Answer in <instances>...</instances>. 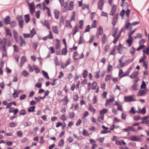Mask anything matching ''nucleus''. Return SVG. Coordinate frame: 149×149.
<instances>
[{
  "label": "nucleus",
  "instance_id": "f257e3e1",
  "mask_svg": "<svg viewBox=\"0 0 149 149\" xmlns=\"http://www.w3.org/2000/svg\"><path fill=\"white\" fill-rule=\"evenodd\" d=\"M136 100L134 95H131L124 97V101L126 102H132Z\"/></svg>",
  "mask_w": 149,
  "mask_h": 149
},
{
  "label": "nucleus",
  "instance_id": "f03ea898",
  "mask_svg": "<svg viewBox=\"0 0 149 149\" xmlns=\"http://www.w3.org/2000/svg\"><path fill=\"white\" fill-rule=\"evenodd\" d=\"M128 139L133 141H139L140 140V138L135 135H131L128 137Z\"/></svg>",
  "mask_w": 149,
  "mask_h": 149
},
{
  "label": "nucleus",
  "instance_id": "7ed1b4c3",
  "mask_svg": "<svg viewBox=\"0 0 149 149\" xmlns=\"http://www.w3.org/2000/svg\"><path fill=\"white\" fill-rule=\"evenodd\" d=\"M30 12L31 14L33 15L35 12V6L34 3H33L32 4H30L29 6Z\"/></svg>",
  "mask_w": 149,
  "mask_h": 149
},
{
  "label": "nucleus",
  "instance_id": "20e7f679",
  "mask_svg": "<svg viewBox=\"0 0 149 149\" xmlns=\"http://www.w3.org/2000/svg\"><path fill=\"white\" fill-rule=\"evenodd\" d=\"M49 34L47 36H46L44 37L42 39L44 40H46L47 39H52L53 38V36L52 33V32L51 31H49Z\"/></svg>",
  "mask_w": 149,
  "mask_h": 149
},
{
  "label": "nucleus",
  "instance_id": "39448f33",
  "mask_svg": "<svg viewBox=\"0 0 149 149\" xmlns=\"http://www.w3.org/2000/svg\"><path fill=\"white\" fill-rule=\"evenodd\" d=\"M104 3V0H99L98 3V7L100 10H102Z\"/></svg>",
  "mask_w": 149,
  "mask_h": 149
},
{
  "label": "nucleus",
  "instance_id": "423d86ee",
  "mask_svg": "<svg viewBox=\"0 0 149 149\" xmlns=\"http://www.w3.org/2000/svg\"><path fill=\"white\" fill-rule=\"evenodd\" d=\"M128 38L126 40V44L129 47H130L132 44L133 41V38L132 37L130 38L128 37Z\"/></svg>",
  "mask_w": 149,
  "mask_h": 149
},
{
  "label": "nucleus",
  "instance_id": "0eeeda50",
  "mask_svg": "<svg viewBox=\"0 0 149 149\" xmlns=\"http://www.w3.org/2000/svg\"><path fill=\"white\" fill-rule=\"evenodd\" d=\"M68 2H65L64 3V5L63 6L62 12L63 13L67 11L68 10Z\"/></svg>",
  "mask_w": 149,
  "mask_h": 149
},
{
  "label": "nucleus",
  "instance_id": "6e6552de",
  "mask_svg": "<svg viewBox=\"0 0 149 149\" xmlns=\"http://www.w3.org/2000/svg\"><path fill=\"white\" fill-rule=\"evenodd\" d=\"M147 91L146 90H140L137 94L138 96H141L144 95Z\"/></svg>",
  "mask_w": 149,
  "mask_h": 149
},
{
  "label": "nucleus",
  "instance_id": "1a4fd4ad",
  "mask_svg": "<svg viewBox=\"0 0 149 149\" xmlns=\"http://www.w3.org/2000/svg\"><path fill=\"white\" fill-rule=\"evenodd\" d=\"M63 101V105H66L69 102V100L68 99V96L66 95L64 97L62 100Z\"/></svg>",
  "mask_w": 149,
  "mask_h": 149
},
{
  "label": "nucleus",
  "instance_id": "9d476101",
  "mask_svg": "<svg viewBox=\"0 0 149 149\" xmlns=\"http://www.w3.org/2000/svg\"><path fill=\"white\" fill-rule=\"evenodd\" d=\"M118 13H116L114 17H113V20L112 22V24L113 25H115L117 21L118 18Z\"/></svg>",
  "mask_w": 149,
  "mask_h": 149
},
{
  "label": "nucleus",
  "instance_id": "9b49d317",
  "mask_svg": "<svg viewBox=\"0 0 149 149\" xmlns=\"http://www.w3.org/2000/svg\"><path fill=\"white\" fill-rule=\"evenodd\" d=\"M114 98L113 97L109 99L106 101V102L105 104V106L106 107H108V105L111 103L112 102L114 101Z\"/></svg>",
  "mask_w": 149,
  "mask_h": 149
},
{
  "label": "nucleus",
  "instance_id": "f8f14e48",
  "mask_svg": "<svg viewBox=\"0 0 149 149\" xmlns=\"http://www.w3.org/2000/svg\"><path fill=\"white\" fill-rule=\"evenodd\" d=\"M13 34L14 36V39L17 42H18V34L17 32L15 30L13 31Z\"/></svg>",
  "mask_w": 149,
  "mask_h": 149
},
{
  "label": "nucleus",
  "instance_id": "ddd939ff",
  "mask_svg": "<svg viewBox=\"0 0 149 149\" xmlns=\"http://www.w3.org/2000/svg\"><path fill=\"white\" fill-rule=\"evenodd\" d=\"M79 31V27L77 25H76L74 26L73 30V36H74L76 33L78 32Z\"/></svg>",
  "mask_w": 149,
  "mask_h": 149
},
{
  "label": "nucleus",
  "instance_id": "4468645a",
  "mask_svg": "<svg viewBox=\"0 0 149 149\" xmlns=\"http://www.w3.org/2000/svg\"><path fill=\"white\" fill-rule=\"evenodd\" d=\"M107 37L105 34H104L102 38V42L103 44H105L107 41Z\"/></svg>",
  "mask_w": 149,
  "mask_h": 149
},
{
  "label": "nucleus",
  "instance_id": "2eb2a0df",
  "mask_svg": "<svg viewBox=\"0 0 149 149\" xmlns=\"http://www.w3.org/2000/svg\"><path fill=\"white\" fill-rule=\"evenodd\" d=\"M54 13L55 18L58 19L59 18V12L57 10L55 9L54 11Z\"/></svg>",
  "mask_w": 149,
  "mask_h": 149
},
{
  "label": "nucleus",
  "instance_id": "dca6fc26",
  "mask_svg": "<svg viewBox=\"0 0 149 149\" xmlns=\"http://www.w3.org/2000/svg\"><path fill=\"white\" fill-rule=\"evenodd\" d=\"M116 10V5H113L111 11L110 13V15H113L115 13Z\"/></svg>",
  "mask_w": 149,
  "mask_h": 149
},
{
  "label": "nucleus",
  "instance_id": "f3484780",
  "mask_svg": "<svg viewBox=\"0 0 149 149\" xmlns=\"http://www.w3.org/2000/svg\"><path fill=\"white\" fill-rule=\"evenodd\" d=\"M24 20L26 23H28L29 22L30 19V16L29 14L26 15L24 16Z\"/></svg>",
  "mask_w": 149,
  "mask_h": 149
},
{
  "label": "nucleus",
  "instance_id": "a211bd4d",
  "mask_svg": "<svg viewBox=\"0 0 149 149\" xmlns=\"http://www.w3.org/2000/svg\"><path fill=\"white\" fill-rule=\"evenodd\" d=\"M103 33V29L102 27H99L97 29V35H102Z\"/></svg>",
  "mask_w": 149,
  "mask_h": 149
},
{
  "label": "nucleus",
  "instance_id": "6ab92c4d",
  "mask_svg": "<svg viewBox=\"0 0 149 149\" xmlns=\"http://www.w3.org/2000/svg\"><path fill=\"white\" fill-rule=\"evenodd\" d=\"M53 32L56 34H58L59 33V30L58 27L57 26H53L52 28Z\"/></svg>",
  "mask_w": 149,
  "mask_h": 149
},
{
  "label": "nucleus",
  "instance_id": "aec40b11",
  "mask_svg": "<svg viewBox=\"0 0 149 149\" xmlns=\"http://www.w3.org/2000/svg\"><path fill=\"white\" fill-rule=\"evenodd\" d=\"M26 58L25 56H22L21 59V62L20 63V66L22 67L23 64L26 62Z\"/></svg>",
  "mask_w": 149,
  "mask_h": 149
},
{
  "label": "nucleus",
  "instance_id": "412c9836",
  "mask_svg": "<svg viewBox=\"0 0 149 149\" xmlns=\"http://www.w3.org/2000/svg\"><path fill=\"white\" fill-rule=\"evenodd\" d=\"M138 74V72H134L130 76V77L131 78H134L137 76Z\"/></svg>",
  "mask_w": 149,
  "mask_h": 149
},
{
  "label": "nucleus",
  "instance_id": "4be33fe9",
  "mask_svg": "<svg viewBox=\"0 0 149 149\" xmlns=\"http://www.w3.org/2000/svg\"><path fill=\"white\" fill-rule=\"evenodd\" d=\"M67 53V47L63 48L62 50L61 54L62 55H66Z\"/></svg>",
  "mask_w": 149,
  "mask_h": 149
},
{
  "label": "nucleus",
  "instance_id": "5701e85b",
  "mask_svg": "<svg viewBox=\"0 0 149 149\" xmlns=\"http://www.w3.org/2000/svg\"><path fill=\"white\" fill-rule=\"evenodd\" d=\"M5 32L6 35L9 36L10 37L11 36V34L10 30L6 27H5Z\"/></svg>",
  "mask_w": 149,
  "mask_h": 149
},
{
  "label": "nucleus",
  "instance_id": "b1692460",
  "mask_svg": "<svg viewBox=\"0 0 149 149\" xmlns=\"http://www.w3.org/2000/svg\"><path fill=\"white\" fill-rule=\"evenodd\" d=\"M74 6V2L72 1H70V2L69 9L70 10H72Z\"/></svg>",
  "mask_w": 149,
  "mask_h": 149
},
{
  "label": "nucleus",
  "instance_id": "393cba45",
  "mask_svg": "<svg viewBox=\"0 0 149 149\" xmlns=\"http://www.w3.org/2000/svg\"><path fill=\"white\" fill-rule=\"evenodd\" d=\"M60 47V42L59 40L56 39V48L57 49H59Z\"/></svg>",
  "mask_w": 149,
  "mask_h": 149
},
{
  "label": "nucleus",
  "instance_id": "a878e982",
  "mask_svg": "<svg viewBox=\"0 0 149 149\" xmlns=\"http://www.w3.org/2000/svg\"><path fill=\"white\" fill-rule=\"evenodd\" d=\"M66 27L68 29H71L72 27V26L70 21H67L66 22Z\"/></svg>",
  "mask_w": 149,
  "mask_h": 149
},
{
  "label": "nucleus",
  "instance_id": "bb28decb",
  "mask_svg": "<svg viewBox=\"0 0 149 149\" xmlns=\"http://www.w3.org/2000/svg\"><path fill=\"white\" fill-rule=\"evenodd\" d=\"M4 21L5 23L7 24H9L10 22V17L9 16H7L5 19Z\"/></svg>",
  "mask_w": 149,
  "mask_h": 149
},
{
  "label": "nucleus",
  "instance_id": "cd10ccee",
  "mask_svg": "<svg viewBox=\"0 0 149 149\" xmlns=\"http://www.w3.org/2000/svg\"><path fill=\"white\" fill-rule=\"evenodd\" d=\"M36 34V31L35 29L33 28L30 31L31 38H32L33 37V36Z\"/></svg>",
  "mask_w": 149,
  "mask_h": 149
},
{
  "label": "nucleus",
  "instance_id": "c85d7f7f",
  "mask_svg": "<svg viewBox=\"0 0 149 149\" xmlns=\"http://www.w3.org/2000/svg\"><path fill=\"white\" fill-rule=\"evenodd\" d=\"M146 112V108L143 107L141 110H140L138 112H137L138 113H141L142 114H144Z\"/></svg>",
  "mask_w": 149,
  "mask_h": 149
},
{
  "label": "nucleus",
  "instance_id": "c756f323",
  "mask_svg": "<svg viewBox=\"0 0 149 149\" xmlns=\"http://www.w3.org/2000/svg\"><path fill=\"white\" fill-rule=\"evenodd\" d=\"M117 48V46L115 45L113 47V48L112 49L111 53L110 54L111 55H114V54L115 53V51Z\"/></svg>",
  "mask_w": 149,
  "mask_h": 149
},
{
  "label": "nucleus",
  "instance_id": "7c9ffc66",
  "mask_svg": "<svg viewBox=\"0 0 149 149\" xmlns=\"http://www.w3.org/2000/svg\"><path fill=\"white\" fill-rule=\"evenodd\" d=\"M16 19L18 22L24 20L23 17L22 15L17 16L16 17Z\"/></svg>",
  "mask_w": 149,
  "mask_h": 149
},
{
  "label": "nucleus",
  "instance_id": "2f4dec72",
  "mask_svg": "<svg viewBox=\"0 0 149 149\" xmlns=\"http://www.w3.org/2000/svg\"><path fill=\"white\" fill-rule=\"evenodd\" d=\"M43 25L44 26H45L48 29H50V27L49 24L47 21L45 20L44 23H43Z\"/></svg>",
  "mask_w": 149,
  "mask_h": 149
},
{
  "label": "nucleus",
  "instance_id": "473e14b6",
  "mask_svg": "<svg viewBox=\"0 0 149 149\" xmlns=\"http://www.w3.org/2000/svg\"><path fill=\"white\" fill-rule=\"evenodd\" d=\"M19 93V92L17 91L16 90H14V92L13 94V97L14 98H16L18 96V94Z\"/></svg>",
  "mask_w": 149,
  "mask_h": 149
},
{
  "label": "nucleus",
  "instance_id": "72a5a7b5",
  "mask_svg": "<svg viewBox=\"0 0 149 149\" xmlns=\"http://www.w3.org/2000/svg\"><path fill=\"white\" fill-rule=\"evenodd\" d=\"M10 24V26L11 28L14 27L16 25V23L15 21H13L11 22Z\"/></svg>",
  "mask_w": 149,
  "mask_h": 149
},
{
  "label": "nucleus",
  "instance_id": "f704fd0d",
  "mask_svg": "<svg viewBox=\"0 0 149 149\" xmlns=\"http://www.w3.org/2000/svg\"><path fill=\"white\" fill-rule=\"evenodd\" d=\"M135 51L136 49L133 47H132L130 50V53L132 55H134Z\"/></svg>",
  "mask_w": 149,
  "mask_h": 149
},
{
  "label": "nucleus",
  "instance_id": "c9c22d12",
  "mask_svg": "<svg viewBox=\"0 0 149 149\" xmlns=\"http://www.w3.org/2000/svg\"><path fill=\"white\" fill-rule=\"evenodd\" d=\"M88 109L89 111L92 112L93 113H95L96 110L94 108L92 107L91 105H90L88 107Z\"/></svg>",
  "mask_w": 149,
  "mask_h": 149
},
{
  "label": "nucleus",
  "instance_id": "e433bc0d",
  "mask_svg": "<svg viewBox=\"0 0 149 149\" xmlns=\"http://www.w3.org/2000/svg\"><path fill=\"white\" fill-rule=\"evenodd\" d=\"M107 111H108L107 109H104L100 111V114L101 115V116L103 115V113H107Z\"/></svg>",
  "mask_w": 149,
  "mask_h": 149
},
{
  "label": "nucleus",
  "instance_id": "4c0bfd02",
  "mask_svg": "<svg viewBox=\"0 0 149 149\" xmlns=\"http://www.w3.org/2000/svg\"><path fill=\"white\" fill-rule=\"evenodd\" d=\"M35 107L32 106L29 107L28 110V111L29 112H33L34 111H35Z\"/></svg>",
  "mask_w": 149,
  "mask_h": 149
},
{
  "label": "nucleus",
  "instance_id": "58836bf2",
  "mask_svg": "<svg viewBox=\"0 0 149 149\" xmlns=\"http://www.w3.org/2000/svg\"><path fill=\"white\" fill-rule=\"evenodd\" d=\"M60 118L63 121L66 120L67 118H66V114L64 113L62 114V116Z\"/></svg>",
  "mask_w": 149,
  "mask_h": 149
},
{
  "label": "nucleus",
  "instance_id": "ea45409f",
  "mask_svg": "<svg viewBox=\"0 0 149 149\" xmlns=\"http://www.w3.org/2000/svg\"><path fill=\"white\" fill-rule=\"evenodd\" d=\"M146 58V56H143L139 59V62L140 63H141L142 62H144V61H145V59Z\"/></svg>",
  "mask_w": 149,
  "mask_h": 149
},
{
  "label": "nucleus",
  "instance_id": "a19ab883",
  "mask_svg": "<svg viewBox=\"0 0 149 149\" xmlns=\"http://www.w3.org/2000/svg\"><path fill=\"white\" fill-rule=\"evenodd\" d=\"M19 43L20 46L21 47L24 46L26 45V43L24 40L20 41Z\"/></svg>",
  "mask_w": 149,
  "mask_h": 149
},
{
  "label": "nucleus",
  "instance_id": "79ce46f5",
  "mask_svg": "<svg viewBox=\"0 0 149 149\" xmlns=\"http://www.w3.org/2000/svg\"><path fill=\"white\" fill-rule=\"evenodd\" d=\"M42 72L43 74L44 77H45L47 79H49V77L47 73L44 70H43L42 71Z\"/></svg>",
  "mask_w": 149,
  "mask_h": 149
},
{
  "label": "nucleus",
  "instance_id": "37998d69",
  "mask_svg": "<svg viewBox=\"0 0 149 149\" xmlns=\"http://www.w3.org/2000/svg\"><path fill=\"white\" fill-rule=\"evenodd\" d=\"M104 118V115L101 116H99L97 118V120L99 122H101L103 120Z\"/></svg>",
  "mask_w": 149,
  "mask_h": 149
},
{
  "label": "nucleus",
  "instance_id": "c03bdc74",
  "mask_svg": "<svg viewBox=\"0 0 149 149\" xmlns=\"http://www.w3.org/2000/svg\"><path fill=\"white\" fill-rule=\"evenodd\" d=\"M97 86V83L95 82H94L92 83V89L93 90H95Z\"/></svg>",
  "mask_w": 149,
  "mask_h": 149
},
{
  "label": "nucleus",
  "instance_id": "a18cd8bd",
  "mask_svg": "<svg viewBox=\"0 0 149 149\" xmlns=\"http://www.w3.org/2000/svg\"><path fill=\"white\" fill-rule=\"evenodd\" d=\"M143 63V66L144 67L145 69L146 70L148 68V62L147 61H144Z\"/></svg>",
  "mask_w": 149,
  "mask_h": 149
},
{
  "label": "nucleus",
  "instance_id": "49530a36",
  "mask_svg": "<svg viewBox=\"0 0 149 149\" xmlns=\"http://www.w3.org/2000/svg\"><path fill=\"white\" fill-rule=\"evenodd\" d=\"M88 73V71L86 70H85L83 72V77L84 78H86L87 76Z\"/></svg>",
  "mask_w": 149,
  "mask_h": 149
},
{
  "label": "nucleus",
  "instance_id": "de8ad7c7",
  "mask_svg": "<svg viewBox=\"0 0 149 149\" xmlns=\"http://www.w3.org/2000/svg\"><path fill=\"white\" fill-rule=\"evenodd\" d=\"M134 59H128L125 62V65H127L129 63L132 62L133 61Z\"/></svg>",
  "mask_w": 149,
  "mask_h": 149
},
{
  "label": "nucleus",
  "instance_id": "09e8293b",
  "mask_svg": "<svg viewBox=\"0 0 149 149\" xmlns=\"http://www.w3.org/2000/svg\"><path fill=\"white\" fill-rule=\"evenodd\" d=\"M132 88L133 90L134 91L137 90L138 89L137 84L136 83L134 84L132 86Z\"/></svg>",
  "mask_w": 149,
  "mask_h": 149
},
{
  "label": "nucleus",
  "instance_id": "8fccbe9b",
  "mask_svg": "<svg viewBox=\"0 0 149 149\" xmlns=\"http://www.w3.org/2000/svg\"><path fill=\"white\" fill-rule=\"evenodd\" d=\"M104 140V137H99L97 139V140L99 141L100 142H103Z\"/></svg>",
  "mask_w": 149,
  "mask_h": 149
},
{
  "label": "nucleus",
  "instance_id": "3c124183",
  "mask_svg": "<svg viewBox=\"0 0 149 149\" xmlns=\"http://www.w3.org/2000/svg\"><path fill=\"white\" fill-rule=\"evenodd\" d=\"M3 47L4 48V50L2 52V56L6 57L7 56V54L6 50L5 49V45L3 46Z\"/></svg>",
  "mask_w": 149,
  "mask_h": 149
},
{
  "label": "nucleus",
  "instance_id": "603ef678",
  "mask_svg": "<svg viewBox=\"0 0 149 149\" xmlns=\"http://www.w3.org/2000/svg\"><path fill=\"white\" fill-rule=\"evenodd\" d=\"M31 125V123L30 121H27L24 123V125L25 127H27L30 126Z\"/></svg>",
  "mask_w": 149,
  "mask_h": 149
},
{
  "label": "nucleus",
  "instance_id": "864d4df0",
  "mask_svg": "<svg viewBox=\"0 0 149 149\" xmlns=\"http://www.w3.org/2000/svg\"><path fill=\"white\" fill-rule=\"evenodd\" d=\"M112 66L110 64H109V66L108 67L107 72L109 73L112 70Z\"/></svg>",
  "mask_w": 149,
  "mask_h": 149
},
{
  "label": "nucleus",
  "instance_id": "5fc2aeb1",
  "mask_svg": "<svg viewBox=\"0 0 149 149\" xmlns=\"http://www.w3.org/2000/svg\"><path fill=\"white\" fill-rule=\"evenodd\" d=\"M22 75L24 77H26L27 75L28 74V73L27 72L26 70H24L22 73Z\"/></svg>",
  "mask_w": 149,
  "mask_h": 149
},
{
  "label": "nucleus",
  "instance_id": "6e6d98bb",
  "mask_svg": "<svg viewBox=\"0 0 149 149\" xmlns=\"http://www.w3.org/2000/svg\"><path fill=\"white\" fill-rule=\"evenodd\" d=\"M18 24L20 28H23L24 24V20L18 22Z\"/></svg>",
  "mask_w": 149,
  "mask_h": 149
},
{
  "label": "nucleus",
  "instance_id": "4d7b16f0",
  "mask_svg": "<svg viewBox=\"0 0 149 149\" xmlns=\"http://www.w3.org/2000/svg\"><path fill=\"white\" fill-rule=\"evenodd\" d=\"M130 126H128L127 127L123 129L122 130L125 132H128L129 131H130Z\"/></svg>",
  "mask_w": 149,
  "mask_h": 149
},
{
  "label": "nucleus",
  "instance_id": "13d9d810",
  "mask_svg": "<svg viewBox=\"0 0 149 149\" xmlns=\"http://www.w3.org/2000/svg\"><path fill=\"white\" fill-rule=\"evenodd\" d=\"M136 29H134L130 33H129L128 34V37L130 38L132 37V36L133 33L136 30Z\"/></svg>",
  "mask_w": 149,
  "mask_h": 149
},
{
  "label": "nucleus",
  "instance_id": "bf43d9fd",
  "mask_svg": "<svg viewBox=\"0 0 149 149\" xmlns=\"http://www.w3.org/2000/svg\"><path fill=\"white\" fill-rule=\"evenodd\" d=\"M79 98V97L77 94H76L73 97V99L75 101H77Z\"/></svg>",
  "mask_w": 149,
  "mask_h": 149
},
{
  "label": "nucleus",
  "instance_id": "052dcab7",
  "mask_svg": "<svg viewBox=\"0 0 149 149\" xmlns=\"http://www.w3.org/2000/svg\"><path fill=\"white\" fill-rule=\"evenodd\" d=\"M120 34H118V35L115 38L113 41V43L114 44L116 43L117 41L118 40L119 38L120 37Z\"/></svg>",
  "mask_w": 149,
  "mask_h": 149
},
{
  "label": "nucleus",
  "instance_id": "680f3d73",
  "mask_svg": "<svg viewBox=\"0 0 149 149\" xmlns=\"http://www.w3.org/2000/svg\"><path fill=\"white\" fill-rule=\"evenodd\" d=\"M75 16V12L73 11L72 12V15L71 18V20H74Z\"/></svg>",
  "mask_w": 149,
  "mask_h": 149
},
{
  "label": "nucleus",
  "instance_id": "e2e57ef3",
  "mask_svg": "<svg viewBox=\"0 0 149 149\" xmlns=\"http://www.w3.org/2000/svg\"><path fill=\"white\" fill-rule=\"evenodd\" d=\"M146 85L145 82L143 81L142 82V84L141 86V89H143L146 88Z\"/></svg>",
  "mask_w": 149,
  "mask_h": 149
},
{
  "label": "nucleus",
  "instance_id": "0e129e2a",
  "mask_svg": "<svg viewBox=\"0 0 149 149\" xmlns=\"http://www.w3.org/2000/svg\"><path fill=\"white\" fill-rule=\"evenodd\" d=\"M111 78V76L110 74H108L107 75L106 77L105 78V81H108L109 80H110Z\"/></svg>",
  "mask_w": 149,
  "mask_h": 149
},
{
  "label": "nucleus",
  "instance_id": "69168bd1",
  "mask_svg": "<svg viewBox=\"0 0 149 149\" xmlns=\"http://www.w3.org/2000/svg\"><path fill=\"white\" fill-rule=\"evenodd\" d=\"M96 21L95 20H94L91 25L92 27L91 28H95L96 27Z\"/></svg>",
  "mask_w": 149,
  "mask_h": 149
},
{
  "label": "nucleus",
  "instance_id": "338daca9",
  "mask_svg": "<svg viewBox=\"0 0 149 149\" xmlns=\"http://www.w3.org/2000/svg\"><path fill=\"white\" fill-rule=\"evenodd\" d=\"M70 118H72L74 117V114L73 112H71L69 113Z\"/></svg>",
  "mask_w": 149,
  "mask_h": 149
},
{
  "label": "nucleus",
  "instance_id": "774afa93",
  "mask_svg": "<svg viewBox=\"0 0 149 149\" xmlns=\"http://www.w3.org/2000/svg\"><path fill=\"white\" fill-rule=\"evenodd\" d=\"M9 125L10 127H12L16 126V124L13 122H11L9 124Z\"/></svg>",
  "mask_w": 149,
  "mask_h": 149
}]
</instances>
